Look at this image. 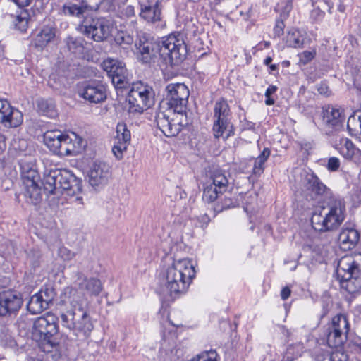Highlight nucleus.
Masks as SVG:
<instances>
[{
	"label": "nucleus",
	"mask_w": 361,
	"mask_h": 361,
	"mask_svg": "<svg viewBox=\"0 0 361 361\" xmlns=\"http://www.w3.org/2000/svg\"><path fill=\"white\" fill-rule=\"evenodd\" d=\"M75 281L78 288H67L65 295L72 310L61 314L63 326L73 332L80 339L87 338L93 329V324L86 311L87 297L98 295L102 290L101 281L95 278H83L78 273Z\"/></svg>",
	"instance_id": "f257e3e1"
},
{
	"label": "nucleus",
	"mask_w": 361,
	"mask_h": 361,
	"mask_svg": "<svg viewBox=\"0 0 361 361\" xmlns=\"http://www.w3.org/2000/svg\"><path fill=\"white\" fill-rule=\"evenodd\" d=\"M166 100L168 108L162 106L157 111L155 123L166 137L176 136L181 130L182 118L190 95L189 90L183 83H170L166 87Z\"/></svg>",
	"instance_id": "f03ea898"
},
{
	"label": "nucleus",
	"mask_w": 361,
	"mask_h": 361,
	"mask_svg": "<svg viewBox=\"0 0 361 361\" xmlns=\"http://www.w3.org/2000/svg\"><path fill=\"white\" fill-rule=\"evenodd\" d=\"M139 59L143 63H149L159 54L162 62L170 66L179 65L185 58L187 48L181 34H171L157 41L140 40L136 44Z\"/></svg>",
	"instance_id": "7ed1b4c3"
},
{
	"label": "nucleus",
	"mask_w": 361,
	"mask_h": 361,
	"mask_svg": "<svg viewBox=\"0 0 361 361\" xmlns=\"http://www.w3.org/2000/svg\"><path fill=\"white\" fill-rule=\"evenodd\" d=\"M42 183L47 193L56 195L65 193L73 197L82 190V180L66 169H54L46 172Z\"/></svg>",
	"instance_id": "20e7f679"
},
{
	"label": "nucleus",
	"mask_w": 361,
	"mask_h": 361,
	"mask_svg": "<svg viewBox=\"0 0 361 361\" xmlns=\"http://www.w3.org/2000/svg\"><path fill=\"white\" fill-rule=\"evenodd\" d=\"M195 276V270L188 259L175 260L165 273V287L171 296L185 293Z\"/></svg>",
	"instance_id": "39448f33"
},
{
	"label": "nucleus",
	"mask_w": 361,
	"mask_h": 361,
	"mask_svg": "<svg viewBox=\"0 0 361 361\" xmlns=\"http://www.w3.org/2000/svg\"><path fill=\"white\" fill-rule=\"evenodd\" d=\"M345 217V205L342 200L331 199L321 212L312 216V228L319 232L331 231L343 223Z\"/></svg>",
	"instance_id": "423d86ee"
},
{
	"label": "nucleus",
	"mask_w": 361,
	"mask_h": 361,
	"mask_svg": "<svg viewBox=\"0 0 361 361\" xmlns=\"http://www.w3.org/2000/svg\"><path fill=\"white\" fill-rule=\"evenodd\" d=\"M336 275L341 286L350 293L361 290V253L341 257L338 263Z\"/></svg>",
	"instance_id": "0eeeda50"
},
{
	"label": "nucleus",
	"mask_w": 361,
	"mask_h": 361,
	"mask_svg": "<svg viewBox=\"0 0 361 361\" xmlns=\"http://www.w3.org/2000/svg\"><path fill=\"white\" fill-rule=\"evenodd\" d=\"M71 135L73 138L59 130H47L43 135L44 143L56 154L70 155L83 147L82 139L74 133Z\"/></svg>",
	"instance_id": "6e6552de"
},
{
	"label": "nucleus",
	"mask_w": 361,
	"mask_h": 361,
	"mask_svg": "<svg viewBox=\"0 0 361 361\" xmlns=\"http://www.w3.org/2000/svg\"><path fill=\"white\" fill-rule=\"evenodd\" d=\"M57 321L54 314L47 312L37 318L33 323L32 337L42 343L44 351L49 352L56 346L51 338L58 331Z\"/></svg>",
	"instance_id": "1a4fd4ad"
},
{
	"label": "nucleus",
	"mask_w": 361,
	"mask_h": 361,
	"mask_svg": "<svg viewBox=\"0 0 361 361\" xmlns=\"http://www.w3.org/2000/svg\"><path fill=\"white\" fill-rule=\"evenodd\" d=\"M21 178L25 186V197L27 202L37 205L42 200L40 177L34 166L24 160L20 161Z\"/></svg>",
	"instance_id": "9d476101"
},
{
	"label": "nucleus",
	"mask_w": 361,
	"mask_h": 361,
	"mask_svg": "<svg viewBox=\"0 0 361 361\" xmlns=\"http://www.w3.org/2000/svg\"><path fill=\"white\" fill-rule=\"evenodd\" d=\"M82 18L78 26V30L82 34L98 42L106 40L111 35L112 26L106 18L87 16Z\"/></svg>",
	"instance_id": "9b49d317"
},
{
	"label": "nucleus",
	"mask_w": 361,
	"mask_h": 361,
	"mask_svg": "<svg viewBox=\"0 0 361 361\" xmlns=\"http://www.w3.org/2000/svg\"><path fill=\"white\" fill-rule=\"evenodd\" d=\"M213 132L215 138L224 137L227 139L234 134L233 126L231 122L230 108L225 99H221L215 103Z\"/></svg>",
	"instance_id": "f8f14e48"
},
{
	"label": "nucleus",
	"mask_w": 361,
	"mask_h": 361,
	"mask_svg": "<svg viewBox=\"0 0 361 361\" xmlns=\"http://www.w3.org/2000/svg\"><path fill=\"white\" fill-rule=\"evenodd\" d=\"M128 99L130 112L142 113L153 104L152 89L142 82L133 84Z\"/></svg>",
	"instance_id": "ddd939ff"
},
{
	"label": "nucleus",
	"mask_w": 361,
	"mask_h": 361,
	"mask_svg": "<svg viewBox=\"0 0 361 361\" xmlns=\"http://www.w3.org/2000/svg\"><path fill=\"white\" fill-rule=\"evenodd\" d=\"M228 180L221 170L214 171L209 180L204 184L202 200L211 203L225 192L228 187Z\"/></svg>",
	"instance_id": "4468645a"
},
{
	"label": "nucleus",
	"mask_w": 361,
	"mask_h": 361,
	"mask_svg": "<svg viewBox=\"0 0 361 361\" xmlns=\"http://www.w3.org/2000/svg\"><path fill=\"white\" fill-rule=\"evenodd\" d=\"M21 294L14 290H6L0 292V316L15 314L23 305Z\"/></svg>",
	"instance_id": "2eb2a0df"
},
{
	"label": "nucleus",
	"mask_w": 361,
	"mask_h": 361,
	"mask_svg": "<svg viewBox=\"0 0 361 361\" xmlns=\"http://www.w3.org/2000/svg\"><path fill=\"white\" fill-rule=\"evenodd\" d=\"M117 0H82L81 5L71 4L63 6V12L72 16L82 18L85 16L86 10L97 11L102 4L112 6Z\"/></svg>",
	"instance_id": "dca6fc26"
},
{
	"label": "nucleus",
	"mask_w": 361,
	"mask_h": 361,
	"mask_svg": "<svg viewBox=\"0 0 361 361\" xmlns=\"http://www.w3.org/2000/svg\"><path fill=\"white\" fill-rule=\"evenodd\" d=\"M23 121L21 111L12 107L7 100L0 99V123L6 128H16Z\"/></svg>",
	"instance_id": "f3484780"
},
{
	"label": "nucleus",
	"mask_w": 361,
	"mask_h": 361,
	"mask_svg": "<svg viewBox=\"0 0 361 361\" xmlns=\"http://www.w3.org/2000/svg\"><path fill=\"white\" fill-rule=\"evenodd\" d=\"M80 97L90 103H100L106 98V87L101 82H92L84 85L78 92Z\"/></svg>",
	"instance_id": "a211bd4d"
},
{
	"label": "nucleus",
	"mask_w": 361,
	"mask_h": 361,
	"mask_svg": "<svg viewBox=\"0 0 361 361\" xmlns=\"http://www.w3.org/2000/svg\"><path fill=\"white\" fill-rule=\"evenodd\" d=\"M130 132L124 123H119L116 126V135L114 139L112 152L117 159L123 157V153L127 150L130 142Z\"/></svg>",
	"instance_id": "6ab92c4d"
},
{
	"label": "nucleus",
	"mask_w": 361,
	"mask_h": 361,
	"mask_svg": "<svg viewBox=\"0 0 361 361\" xmlns=\"http://www.w3.org/2000/svg\"><path fill=\"white\" fill-rule=\"evenodd\" d=\"M322 117L324 126L332 130L341 128L345 121L343 110L331 105L322 108Z\"/></svg>",
	"instance_id": "aec40b11"
},
{
	"label": "nucleus",
	"mask_w": 361,
	"mask_h": 361,
	"mask_svg": "<svg viewBox=\"0 0 361 361\" xmlns=\"http://www.w3.org/2000/svg\"><path fill=\"white\" fill-rule=\"evenodd\" d=\"M111 176V166L106 162L96 161L89 171V182L96 187L107 183Z\"/></svg>",
	"instance_id": "412c9836"
},
{
	"label": "nucleus",
	"mask_w": 361,
	"mask_h": 361,
	"mask_svg": "<svg viewBox=\"0 0 361 361\" xmlns=\"http://www.w3.org/2000/svg\"><path fill=\"white\" fill-rule=\"evenodd\" d=\"M335 149L346 160L353 161H361V150L356 147L353 142L347 137H341L336 142Z\"/></svg>",
	"instance_id": "4be33fe9"
},
{
	"label": "nucleus",
	"mask_w": 361,
	"mask_h": 361,
	"mask_svg": "<svg viewBox=\"0 0 361 361\" xmlns=\"http://www.w3.org/2000/svg\"><path fill=\"white\" fill-rule=\"evenodd\" d=\"M140 16L149 23L161 20V8L159 0H146L140 2Z\"/></svg>",
	"instance_id": "5701e85b"
},
{
	"label": "nucleus",
	"mask_w": 361,
	"mask_h": 361,
	"mask_svg": "<svg viewBox=\"0 0 361 361\" xmlns=\"http://www.w3.org/2000/svg\"><path fill=\"white\" fill-rule=\"evenodd\" d=\"M360 239L359 232L352 227H343L338 236L341 249L347 251L352 250L357 244Z\"/></svg>",
	"instance_id": "b1692460"
},
{
	"label": "nucleus",
	"mask_w": 361,
	"mask_h": 361,
	"mask_svg": "<svg viewBox=\"0 0 361 361\" xmlns=\"http://www.w3.org/2000/svg\"><path fill=\"white\" fill-rule=\"evenodd\" d=\"M303 185L312 198L322 195L326 190V185L313 173H307L304 178Z\"/></svg>",
	"instance_id": "393cba45"
},
{
	"label": "nucleus",
	"mask_w": 361,
	"mask_h": 361,
	"mask_svg": "<svg viewBox=\"0 0 361 361\" xmlns=\"http://www.w3.org/2000/svg\"><path fill=\"white\" fill-rule=\"evenodd\" d=\"M68 49L79 58H85L87 42L81 37L68 36L65 39Z\"/></svg>",
	"instance_id": "a878e982"
},
{
	"label": "nucleus",
	"mask_w": 361,
	"mask_h": 361,
	"mask_svg": "<svg viewBox=\"0 0 361 361\" xmlns=\"http://www.w3.org/2000/svg\"><path fill=\"white\" fill-rule=\"evenodd\" d=\"M314 357L315 361H348V355L343 352L337 350L329 353L320 348L314 350Z\"/></svg>",
	"instance_id": "bb28decb"
},
{
	"label": "nucleus",
	"mask_w": 361,
	"mask_h": 361,
	"mask_svg": "<svg viewBox=\"0 0 361 361\" xmlns=\"http://www.w3.org/2000/svg\"><path fill=\"white\" fill-rule=\"evenodd\" d=\"M55 37V30L51 27H44L32 40L33 45L43 49Z\"/></svg>",
	"instance_id": "cd10ccee"
},
{
	"label": "nucleus",
	"mask_w": 361,
	"mask_h": 361,
	"mask_svg": "<svg viewBox=\"0 0 361 361\" xmlns=\"http://www.w3.org/2000/svg\"><path fill=\"white\" fill-rule=\"evenodd\" d=\"M111 78L116 88H125L130 84V78L123 63L118 66V68L112 74Z\"/></svg>",
	"instance_id": "c85d7f7f"
},
{
	"label": "nucleus",
	"mask_w": 361,
	"mask_h": 361,
	"mask_svg": "<svg viewBox=\"0 0 361 361\" xmlns=\"http://www.w3.org/2000/svg\"><path fill=\"white\" fill-rule=\"evenodd\" d=\"M37 111L42 115L49 118H55L57 116V111L55 104L51 99H40L37 102Z\"/></svg>",
	"instance_id": "c756f323"
},
{
	"label": "nucleus",
	"mask_w": 361,
	"mask_h": 361,
	"mask_svg": "<svg viewBox=\"0 0 361 361\" xmlns=\"http://www.w3.org/2000/svg\"><path fill=\"white\" fill-rule=\"evenodd\" d=\"M349 133L361 142V116L357 114L350 116L347 122Z\"/></svg>",
	"instance_id": "7c9ffc66"
},
{
	"label": "nucleus",
	"mask_w": 361,
	"mask_h": 361,
	"mask_svg": "<svg viewBox=\"0 0 361 361\" xmlns=\"http://www.w3.org/2000/svg\"><path fill=\"white\" fill-rule=\"evenodd\" d=\"M48 308L49 307L43 302V299L40 298L37 293L33 295L27 304V310L32 314H39Z\"/></svg>",
	"instance_id": "2f4dec72"
},
{
	"label": "nucleus",
	"mask_w": 361,
	"mask_h": 361,
	"mask_svg": "<svg viewBox=\"0 0 361 361\" xmlns=\"http://www.w3.org/2000/svg\"><path fill=\"white\" fill-rule=\"evenodd\" d=\"M271 154L269 148H264L260 154L255 158L252 169L253 174L260 176L264 170V164L267 161Z\"/></svg>",
	"instance_id": "473e14b6"
},
{
	"label": "nucleus",
	"mask_w": 361,
	"mask_h": 361,
	"mask_svg": "<svg viewBox=\"0 0 361 361\" xmlns=\"http://www.w3.org/2000/svg\"><path fill=\"white\" fill-rule=\"evenodd\" d=\"M329 329L332 330H338L339 333L347 336L349 331V323L346 317L343 314H338L334 317Z\"/></svg>",
	"instance_id": "72a5a7b5"
},
{
	"label": "nucleus",
	"mask_w": 361,
	"mask_h": 361,
	"mask_svg": "<svg viewBox=\"0 0 361 361\" xmlns=\"http://www.w3.org/2000/svg\"><path fill=\"white\" fill-rule=\"evenodd\" d=\"M304 348L305 347L302 343L290 345L283 355L282 361H293L302 355Z\"/></svg>",
	"instance_id": "f704fd0d"
},
{
	"label": "nucleus",
	"mask_w": 361,
	"mask_h": 361,
	"mask_svg": "<svg viewBox=\"0 0 361 361\" xmlns=\"http://www.w3.org/2000/svg\"><path fill=\"white\" fill-rule=\"evenodd\" d=\"M304 44V37L297 29H291L286 36V44L290 47L300 48Z\"/></svg>",
	"instance_id": "c9c22d12"
},
{
	"label": "nucleus",
	"mask_w": 361,
	"mask_h": 361,
	"mask_svg": "<svg viewBox=\"0 0 361 361\" xmlns=\"http://www.w3.org/2000/svg\"><path fill=\"white\" fill-rule=\"evenodd\" d=\"M347 340V336L339 333L338 330H332L329 329L327 336V343L331 348H338L341 346Z\"/></svg>",
	"instance_id": "e433bc0d"
},
{
	"label": "nucleus",
	"mask_w": 361,
	"mask_h": 361,
	"mask_svg": "<svg viewBox=\"0 0 361 361\" xmlns=\"http://www.w3.org/2000/svg\"><path fill=\"white\" fill-rule=\"evenodd\" d=\"M116 44L123 49H128L133 43V37L126 32L120 31L114 37Z\"/></svg>",
	"instance_id": "4c0bfd02"
},
{
	"label": "nucleus",
	"mask_w": 361,
	"mask_h": 361,
	"mask_svg": "<svg viewBox=\"0 0 361 361\" xmlns=\"http://www.w3.org/2000/svg\"><path fill=\"white\" fill-rule=\"evenodd\" d=\"M123 62L114 59H107L102 63V68L107 72L109 76L111 78L112 74L118 68V66H121Z\"/></svg>",
	"instance_id": "58836bf2"
},
{
	"label": "nucleus",
	"mask_w": 361,
	"mask_h": 361,
	"mask_svg": "<svg viewBox=\"0 0 361 361\" xmlns=\"http://www.w3.org/2000/svg\"><path fill=\"white\" fill-rule=\"evenodd\" d=\"M189 361H219V356L215 350L204 351Z\"/></svg>",
	"instance_id": "ea45409f"
},
{
	"label": "nucleus",
	"mask_w": 361,
	"mask_h": 361,
	"mask_svg": "<svg viewBox=\"0 0 361 361\" xmlns=\"http://www.w3.org/2000/svg\"><path fill=\"white\" fill-rule=\"evenodd\" d=\"M38 295L43 299V302L49 307V305L52 303L56 293L53 288H45L37 293Z\"/></svg>",
	"instance_id": "a19ab883"
},
{
	"label": "nucleus",
	"mask_w": 361,
	"mask_h": 361,
	"mask_svg": "<svg viewBox=\"0 0 361 361\" xmlns=\"http://www.w3.org/2000/svg\"><path fill=\"white\" fill-rule=\"evenodd\" d=\"M26 12H21V13L16 16L15 20V26L20 31H25L27 27L28 18Z\"/></svg>",
	"instance_id": "79ce46f5"
},
{
	"label": "nucleus",
	"mask_w": 361,
	"mask_h": 361,
	"mask_svg": "<svg viewBox=\"0 0 361 361\" xmlns=\"http://www.w3.org/2000/svg\"><path fill=\"white\" fill-rule=\"evenodd\" d=\"M292 1L291 0H286L285 4L283 3H279L276 6V9L281 11V16L286 18L288 16L289 13L292 10Z\"/></svg>",
	"instance_id": "37998d69"
},
{
	"label": "nucleus",
	"mask_w": 361,
	"mask_h": 361,
	"mask_svg": "<svg viewBox=\"0 0 361 361\" xmlns=\"http://www.w3.org/2000/svg\"><path fill=\"white\" fill-rule=\"evenodd\" d=\"M119 16L121 18H130L135 16V9L133 6L128 5L121 8L119 11Z\"/></svg>",
	"instance_id": "c03bdc74"
},
{
	"label": "nucleus",
	"mask_w": 361,
	"mask_h": 361,
	"mask_svg": "<svg viewBox=\"0 0 361 361\" xmlns=\"http://www.w3.org/2000/svg\"><path fill=\"white\" fill-rule=\"evenodd\" d=\"M58 255L63 260L69 261L75 257V253L65 247H61Z\"/></svg>",
	"instance_id": "a18cd8bd"
},
{
	"label": "nucleus",
	"mask_w": 361,
	"mask_h": 361,
	"mask_svg": "<svg viewBox=\"0 0 361 361\" xmlns=\"http://www.w3.org/2000/svg\"><path fill=\"white\" fill-rule=\"evenodd\" d=\"M277 90V87L275 85H269L265 92V104L268 106L272 105L274 104L275 101L274 99L271 97V96L274 94Z\"/></svg>",
	"instance_id": "49530a36"
},
{
	"label": "nucleus",
	"mask_w": 361,
	"mask_h": 361,
	"mask_svg": "<svg viewBox=\"0 0 361 361\" xmlns=\"http://www.w3.org/2000/svg\"><path fill=\"white\" fill-rule=\"evenodd\" d=\"M340 167V160L338 158L332 157L328 160L327 169L331 171H336Z\"/></svg>",
	"instance_id": "de8ad7c7"
},
{
	"label": "nucleus",
	"mask_w": 361,
	"mask_h": 361,
	"mask_svg": "<svg viewBox=\"0 0 361 361\" xmlns=\"http://www.w3.org/2000/svg\"><path fill=\"white\" fill-rule=\"evenodd\" d=\"M284 27L285 25L283 21L282 20H277L274 28V32L275 36L280 37L281 35H283Z\"/></svg>",
	"instance_id": "09e8293b"
},
{
	"label": "nucleus",
	"mask_w": 361,
	"mask_h": 361,
	"mask_svg": "<svg viewBox=\"0 0 361 361\" xmlns=\"http://www.w3.org/2000/svg\"><path fill=\"white\" fill-rule=\"evenodd\" d=\"M315 56V52L305 51L302 54L301 60L304 63H307L310 61L312 59H314Z\"/></svg>",
	"instance_id": "8fccbe9b"
},
{
	"label": "nucleus",
	"mask_w": 361,
	"mask_h": 361,
	"mask_svg": "<svg viewBox=\"0 0 361 361\" xmlns=\"http://www.w3.org/2000/svg\"><path fill=\"white\" fill-rule=\"evenodd\" d=\"M317 90L319 94L325 96L329 95L331 92L329 86L325 83H320L318 85Z\"/></svg>",
	"instance_id": "3c124183"
},
{
	"label": "nucleus",
	"mask_w": 361,
	"mask_h": 361,
	"mask_svg": "<svg viewBox=\"0 0 361 361\" xmlns=\"http://www.w3.org/2000/svg\"><path fill=\"white\" fill-rule=\"evenodd\" d=\"M235 205H234V202L233 201L230 199V198H226L224 200V202L222 203V207L221 209H216L218 211H221L223 209H229L231 207H233Z\"/></svg>",
	"instance_id": "603ef678"
},
{
	"label": "nucleus",
	"mask_w": 361,
	"mask_h": 361,
	"mask_svg": "<svg viewBox=\"0 0 361 361\" xmlns=\"http://www.w3.org/2000/svg\"><path fill=\"white\" fill-rule=\"evenodd\" d=\"M13 2H14L17 6L19 7H26L28 6L32 0H11Z\"/></svg>",
	"instance_id": "864d4df0"
},
{
	"label": "nucleus",
	"mask_w": 361,
	"mask_h": 361,
	"mask_svg": "<svg viewBox=\"0 0 361 361\" xmlns=\"http://www.w3.org/2000/svg\"><path fill=\"white\" fill-rule=\"evenodd\" d=\"M291 293V290L288 287H284L281 291V297L283 300H287Z\"/></svg>",
	"instance_id": "5fc2aeb1"
},
{
	"label": "nucleus",
	"mask_w": 361,
	"mask_h": 361,
	"mask_svg": "<svg viewBox=\"0 0 361 361\" xmlns=\"http://www.w3.org/2000/svg\"><path fill=\"white\" fill-rule=\"evenodd\" d=\"M6 148V137L4 134L0 133V152L5 150Z\"/></svg>",
	"instance_id": "6e6d98bb"
},
{
	"label": "nucleus",
	"mask_w": 361,
	"mask_h": 361,
	"mask_svg": "<svg viewBox=\"0 0 361 361\" xmlns=\"http://www.w3.org/2000/svg\"><path fill=\"white\" fill-rule=\"evenodd\" d=\"M199 220L203 223L202 226L207 225L209 222V217L207 214H204L199 217Z\"/></svg>",
	"instance_id": "4d7b16f0"
},
{
	"label": "nucleus",
	"mask_w": 361,
	"mask_h": 361,
	"mask_svg": "<svg viewBox=\"0 0 361 361\" xmlns=\"http://www.w3.org/2000/svg\"><path fill=\"white\" fill-rule=\"evenodd\" d=\"M243 128L247 130H253L255 128V123L245 121V124Z\"/></svg>",
	"instance_id": "13d9d810"
},
{
	"label": "nucleus",
	"mask_w": 361,
	"mask_h": 361,
	"mask_svg": "<svg viewBox=\"0 0 361 361\" xmlns=\"http://www.w3.org/2000/svg\"><path fill=\"white\" fill-rule=\"evenodd\" d=\"M353 350L359 353H361V344H356L353 347Z\"/></svg>",
	"instance_id": "bf43d9fd"
},
{
	"label": "nucleus",
	"mask_w": 361,
	"mask_h": 361,
	"mask_svg": "<svg viewBox=\"0 0 361 361\" xmlns=\"http://www.w3.org/2000/svg\"><path fill=\"white\" fill-rule=\"evenodd\" d=\"M272 61V58L270 57V56H267L265 59H264V64L267 65V66H269L270 65V63H271Z\"/></svg>",
	"instance_id": "052dcab7"
},
{
	"label": "nucleus",
	"mask_w": 361,
	"mask_h": 361,
	"mask_svg": "<svg viewBox=\"0 0 361 361\" xmlns=\"http://www.w3.org/2000/svg\"><path fill=\"white\" fill-rule=\"evenodd\" d=\"M283 333L286 336H289L290 334V332L288 329H286L284 326L282 327Z\"/></svg>",
	"instance_id": "680f3d73"
},
{
	"label": "nucleus",
	"mask_w": 361,
	"mask_h": 361,
	"mask_svg": "<svg viewBox=\"0 0 361 361\" xmlns=\"http://www.w3.org/2000/svg\"><path fill=\"white\" fill-rule=\"evenodd\" d=\"M270 68L271 71H274L277 69V66L276 64H271L270 65Z\"/></svg>",
	"instance_id": "e2e57ef3"
},
{
	"label": "nucleus",
	"mask_w": 361,
	"mask_h": 361,
	"mask_svg": "<svg viewBox=\"0 0 361 361\" xmlns=\"http://www.w3.org/2000/svg\"><path fill=\"white\" fill-rule=\"evenodd\" d=\"M75 200L80 202L82 201V198L81 197H76Z\"/></svg>",
	"instance_id": "0e129e2a"
},
{
	"label": "nucleus",
	"mask_w": 361,
	"mask_h": 361,
	"mask_svg": "<svg viewBox=\"0 0 361 361\" xmlns=\"http://www.w3.org/2000/svg\"><path fill=\"white\" fill-rule=\"evenodd\" d=\"M269 42H265V47H269Z\"/></svg>",
	"instance_id": "69168bd1"
},
{
	"label": "nucleus",
	"mask_w": 361,
	"mask_h": 361,
	"mask_svg": "<svg viewBox=\"0 0 361 361\" xmlns=\"http://www.w3.org/2000/svg\"><path fill=\"white\" fill-rule=\"evenodd\" d=\"M338 9H339V11H343V7H342V6H340V7L338 8Z\"/></svg>",
	"instance_id": "338daca9"
}]
</instances>
